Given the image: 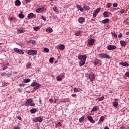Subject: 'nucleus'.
Segmentation results:
<instances>
[{
    "label": "nucleus",
    "instance_id": "35",
    "mask_svg": "<svg viewBox=\"0 0 129 129\" xmlns=\"http://www.w3.org/2000/svg\"><path fill=\"white\" fill-rule=\"evenodd\" d=\"M19 17L20 18V19H24V18H25V15H24V14H19Z\"/></svg>",
    "mask_w": 129,
    "mask_h": 129
},
{
    "label": "nucleus",
    "instance_id": "17",
    "mask_svg": "<svg viewBox=\"0 0 129 129\" xmlns=\"http://www.w3.org/2000/svg\"><path fill=\"white\" fill-rule=\"evenodd\" d=\"M79 22L80 23V24H82L84 21H85V19L83 17L80 18L78 20Z\"/></svg>",
    "mask_w": 129,
    "mask_h": 129
},
{
    "label": "nucleus",
    "instance_id": "37",
    "mask_svg": "<svg viewBox=\"0 0 129 129\" xmlns=\"http://www.w3.org/2000/svg\"><path fill=\"white\" fill-rule=\"evenodd\" d=\"M33 29L35 31H39V30H40V27H39L38 26H35V27H33Z\"/></svg>",
    "mask_w": 129,
    "mask_h": 129
},
{
    "label": "nucleus",
    "instance_id": "61",
    "mask_svg": "<svg viewBox=\"0 0 129 129\" xmlns=\"http://www.w3.org/2000/svg\"><path fill=\"white\" fill-rule=\"evenodd\" d=\"M104 129H109V127H108V126H105Z\"/></svg>",
    "mask_w": 129,
    "mask_h": 129
},
{
    "label": "nucleus",
    "instance_id": "15",
    "mask_svg": "<svg viewBox=\"0 0 129 129\" xmlns=\"http://www.w3.org/2000/svg\"><path fill=\"white\" fill-rule=\"evenodd\" d=\"M94 64H95V65H98V64L99 65H101V63H100V60L98 59H95Z\"/></svg>",
    "mask_w": 129,
    "mask_h": 129
},
{
    "label": "nucleus",
    "instance_id": "64",
    "mask_svg": "<svg viewBox=\"0 0 129 129\" xmlns=\"http://www.w3.org/2000/svg\"><path fill=\"white\" fill-rule=\"evenodd\" d=\"M114 101H118V99H115Z\"/></svg>",
    "mask_w": 129,
    "mask_h": 129
},
{
    "label": "nucleus",
    "instance_id": "20",
    "mask_svg": "<svg viewBox=\"0 0 129 129\" xmlns=\"http://www.w3.org/2000/svg\"><path fill=\"white\" fill-rule=\"evenodd\" d=\"M76 7L77 9H79L81 12H83V11H84V10L82 8V7H81L80 5H77Z\"/></svg>",
    "mask_w": 129,
    "mask_h": 129
},
{
    "label": "nucleus",
    "instance_id": "9",
    "mask_svg": "<svg viewBox=\"0 0 129 129\" xmlns=\"http://www.w3.org/2000/svg\"><path fill=\"white\" fill-rule=\"evenodd\" d=\"M14 52H16V53H18V54H24V51L22 49H20L18 48H14Z\"/></svg>",
    "mask_w": 129,
    "mask_h": 129
},
{
    "label": "nucleus",
    "instance_id": "44",
    "mask_svg": "<svg viewBox=\"0 0 129 129\" xmlns=\"http://www.w3.org/2000/svg\"><path fill=\"white\" fill-rule=\"evenodd\" d=\"M120 14H124V9H121V10L120 11Z\"/></svg>",
    "mask_w": 129,
    "mask_h": 129
},
{
    "label": "nucleus",
    "instance_id": "43",
    "mask_svg": "<svg viewBox=\"0 0 129 129\" xmlns=\"http://www.w3.org/2000/svg\"><path fill=\"white\" fill-rule=\"evenodd\" d=\"M38 111V110L36 108H33V113H36Z\"/></svg>",
    "mask_w": 129,
    "mask_h": 129
},
{
    "label": "nucleus",
    "instance_id": "29",
    "mask_svg": "<svg viewBox=\"0 0 129 129\" xmlns=\"http://www.w3.org/2000/svg\"><path fill=\"white\" fill-rule=\"evenodd\" d=\"M28 54L29 55H31V56H33V50L31 49L28 51Z\"/></svg>",
    "mask_w": 129,
    "mask_h": 129
},
{
    "label": "nucleus",
    "instance_id": "6",
    "mask_svg": "<svg viewBox=\"0 0 129 129\" xmlns=\"http://www.w3.org/2000/svg\"><path fill=\"white\" fill-rule=\"evenodd\" d=\"M100 8H99L94 11L93 13V18H96V16H97L98 13L100 12Z\"/></svg>",
    "mask_w": 129,
    "mask_h": 129
},
{
    "label": "nucleus",
    "instance_id": "32",
    "mask_svg": "<svg viewBox=\"0 0 129 129\" xmlns=\"http://www.w3.org/2000/svg\"><path fill=\"white\" fill-rule=\"evenodd\" d=\"M56 78L57 81H61L62 80V78L59 76H57Z\"/></svg>",
    "mask_w": 129,
    "mask_h": 129
},
{
    "label": "nucleus",
    "instance_id": "60",
    "mask_svg": "<svg viewBox=\"0 0 129 129\" xmlns=\"http://www.w3.org/2000/svg\"><path fill=\"white\" fill-rule=\"evenodd\" d=\"M30 112H31V113H33V109H31L30 110Z\"/></svg>",
    "mask_w": 129,
    "mask_h": 129
},
{
    "label": "nucleus",
    "instance_id": "54",
    "mask_svg": "<svg viewBox=\"0 0 129 129\" xmlns=\"http://www.w3.org/2000/svg\"><path fill=\"white\" fill-rule=\"evenodd\" d=\"M17 118L18 119H19V120H22V117H21V116H18Z\"/></svg>",
    "mask_w": 129,
    "mask_h": 129
},
{
    "label": "nucleus",
    "instance_id": "51",
    "mask_svg": "<svg viewBox=\"0 0 129 129\" xmlns=\"http://www.w3.org/2000/svg\"><path fill=\"white\" fill-rule=\"evenodd\" d=\"M69 100V99H68V98L64 99L63 102H66V101H68Z\"/></svg>",
    "mask_w": 129,
    "mask_h": 129
},
{
    "label": "nucleus",
    "instance_id": "39",
    "mask_svg": "<svg viewBox=\"0 0 129 129\" xmlns=\"http://www.w3.org/2000/svg\"><path fill=\"white\" fill-rule=\"evenodd\" d=\"M81 33V31H79L75 33V35L76 36H79V35H80Z\"/></svg>",
    "mask_w": 129,
    "mask_h": 129
},
{
    "label": "nucleus",
    "instance_id": "36",
    "mask_svg": "<svg viewBox=\"0 0 129 129\" xmlns=\"http://www.w3.org/2000/svg\"><path fill=\"white\" fill-rule=\"evenodd\" d=\"M112 36H113V37H114V38H115V39H116V38H117V34H116V33H112Z\"/></svg>",
    "mask_w": 129,
    "mask_h": 129
},
{
    "label": "nucleus",
    "instance_id": "56",
    "mask_svg": "<svg viewBox=\"0 0 129 129\" xmlns=\"http://www.w3.org/2000/svg\"><path fill=\"white\" fill-rule=\"evenodd\" d=\"M53 99H49V102L50 103H53Z\"/></svg>",
    "mask_w": 129,
    "mask_h": 129
},
{
    "label": "nucleus",
    "instance_id": "40",
    "mask_svg": "<svg viewBox=\"0 0 129 129\" xmlns=\"http://www.w3.org/2000/svg\"><path fill=\"white\" fill-rule=\"evenodd\" d=\"M111 6H112V4H111V3H109L107 4V7L108 9H109V8L111 7Z\"/></svg>",
    "mask_w": 129,
    "mask_h": 129
},
{
    "label": "nucleus",
    "instance_id": "23",
    "mask_svg": "<svg viewBox=\"0 0 129 129\" xmlns=\"http://www.w3.org/2000/svg\"><path fill=\"white\" fill-rule=\"evenodd\" d=\"M80 90H81L80 88H75L74 89V92H75V93L80 92Z\"/></svg>",
    "mask_w": 129,
    "mask_h": 129
},
{
    "label": "nucleus",
    "instance_id": "2",
    "mask_svg": "<svg viewBox=\"0 0 129 129\" xmlns=\"http://www.w3.org/2000/svg\"><path fill=\"white\" fill-rule=\"evenodd\" d=\"M86 77H88L89 79L91 81V82H92V81H94L95 80V76L94 74H89L86 73L85 74Z\"/></svg>",
    "mask_w": 129,
    "mask_h": 129
},
{
    "label": "nucleus",
    "instance_id": "28",
    "mask_svg": "<svg viewBox=\"0 0 129 129\" xmlns=\"http://www.w3.org/2000/svg\"><path fill=\"white\" fill-rule=\"evenodd\" d=\"M113 106H114V107H117V106L118 105V103L117 102H113Z\"/></svg>",
    "mask_w": 129,
    "mask_h": 129
},
{
    "label": "nucleus",
    "instance_id": "41",
    "mask_svg": "<svg viewBox=\"0 0 129 129\" xmlns=\"http://www.w3.org/2000/svg\"><path fill=\"white\" fill-rule=\"evenodd\" d=\"M44 52H46V53H48L49 52V50L48 49V48L45 47L44 48Z\"/></svg>",
    "mask_w": 129,
    "mask_h": 129
},
{
    "label": "nucleus",
    "instance_id": "38",
    "mask_svg": "<svg viewBox=\"0 0 129 129\" xmlns=\"http://www.w3.org/2000/svg\"><path fill=\"white\" fill-rule=\"evenodd\" d=\"M103 99H104V96L101 97L100 98H99L98 100L99 101H102Z\"/></svg>",
    "mask_w": 129,
    "mask_h": 129
},
{
    "label": "nucleus",
    "instance_id": "57",
    "mask_svg": "<svg viewBox=\"0 0 129 129\" xmlns=\"http://www.w3.org/2000/svg\"><path fill=\"white\" fill-rule=\"evenodd\" d=\"M31 66V64L29 63L26 66L27 68H29Z\"/></svg>",
    "mask_w": 129,
    "mask_h": 129
},
{
    "label": "nucleus",
    "instance_id": "24",
    "mask_svg": "<svg viewBox=\"0 0 129 129\" xmlns=\"http://www.w3.org/2000/svg\"><path fill=\"white\" fill-rule=\"evenodd\" d=\"M83 9L85 11H89V10H90V7L89 6H84Z\"/></svg>",
    "mask_w": 129,
    "mask_h": 129
},
{
    "label": "nucleus",
    "instance_id": "58",
    "mask_svg": "<svg viewBox=\"0 0 129 129\" xmlns=\"http://www.w3.org/2000/svg\"><path fill=\"white\" fill-rule=\"evenodd\" d=\"M76 94H73L72 95V97H75V96H76Z\"/></svg>",
    "mask_w": 129,
    "mask_h": 129
},
{
    "label": "nucleus",
    "instance_id": "63",
    "mask_svg": "<svg viewBox=\"0 0 129 129\" xmlns=\"http://www.w3.org/2000/svg\"><path fill=\"white\" fill-rule=\"evenodd\" d=\"M14 129H20L19 127H16Z\"/></svg>",
    "mask_w": 129,
    "mask_h": 129
},
{
    "label": "nucleus",
    "instance_id": "21",
    "mask_svg": "<svg viewBox=\"0 0 129 129\" xmlns=\"http://www.w3.org/2000/svg\"><path fill=\"white\" fill-rule=\"evenodd\" d=\"M46 32L47 33H52V32H53V29H52V28H47L46 29Z\"/></svg>",
    "mask_w": 129,
    "mask_h": 129
},
{
    "label": "nucleus",
    "instance_id": "45",
    "mask_svg": "<svg viewBox=\"0 0 129 129\" xmlns=\"http://www.w3.org/2000/svg\"><path fill=\"white\" fill-rule=\"evenodd\" d=\"M6 69H8V66L5 64L4 67H3V71L6 70Z\"/></svg>",
    "mask_w": 129,
    "mask_h": 129
},
{
    "label": "nucleus",
    "instance_id": "62",
    "mask_svg": "<svg viewBox=\"0 0 129 129\" xmlns=\"http://www.w3.org/2000/svg\"><path fill=\"white\" fill-rule=\"evenodd\" d=\"M20 86H24V84H20Z\"/></svg>",
    "mask_w": 129,
    "mask_h": 129
},
{
    "label": "nucleus",
    "instance_id": "16",
    "mask_svg": "<svg viewBox=\"0 0 129 129\" xmlns=\"http://www.w3.org/2000/svg\"><path fill=\"white\" fill-rule=\"evenodd\" d=\"M102 24H107V23H109V19L106 18L104 20L102 21Z\"/></svg>",
    "mask_w": 129,
    "mask_h": 129
},
{
    "label": "nucleus",
    "instance_id": "14",
    "mask_svg": "<svg viewBox=\"0 0 129 129\" xmlns=\"http://www.w3.org/2000/svg\"><path fill=\"white\" fill-rule=\"evenodd\" d=\"M120 44L122 47H125L126 46V42L124 40L120 41Z\"/></svg>",
    "mask_w": 129,
    "mask_h": 129
},
{
    "label": "nucleus",
    "instance_id": "3",
    "mask_svg": "<svg viewBox=\"0 0 129 129\" xmlns=\"http://www.w3.org/2000/svg\"><path fill=\"white\" fill-rule=\"evenodd\" d=\"M98 56L101 58V59H103V58H106V59H110V56L107 55L106 53H100L98 55Z\"/></svg>",
    "mask_w": 129,
    "mask_h": 129
},
{
    "label": "nucleus",
    "instance_id": "13",
    "mask_svg": "<svg viewBox=\"0 0 129 129\" xmlns=\"http://www.w3.org/2000/svg\"><path fill=\"white\" fill-rule=\"evenodd\" d=\"M120 65H121L122 66H124L125 67H127V66H129L128 63L126 62H121L119 63Z\"/></svg>",
    "mask_w": 129,
    "mask_h": 129
},
{
    "label": "nucleus",
    "instance_id": "46",
    "mask_svg": "<svg viewBox=\"0 0 129 129\" xmlns=\"http://www.w3.org/2000/svg\"><path fill=\"white\" fill-rule=\"evenodd\" d=\"M113 7L114 8H117V4L116 3H114L113 5Z\"/></svg>",
    "mask_w": 129,
    "mask_h": 129
},
{
    "label": "nucleus",
    "instance_id": "25",
    "mask_svg": "<svg viewBox=\"0 0 129 129\" xmlns=\"http://www.w3.org/2000/svg\"><path fill=\"white\" fill-rule=\"evenodd\" d=\"M97 109H98V107L97 106H94L92 108V111H93V112L97 111Z\"/></svg>",
    "mask_w": 129,
    "mask_h": 129
},
{
    "label": "nucleus",
    "instance_id": "22",
    "mask_svg": "<svg viewBox=\"0 0 129 129\" xmlns=\"http://www.w3.org/2000/svg\"><path fill=\"white\" fill-rule=\"evenodd\" d=\"M18 32L19 33V34H21L22 33H24L25 30H24V29H23V28L19 29L18 30Z\"/></svg>",
    "mask_w": 129,
    "mask_h": 129
},
{
    "label": "nucleus",
    "instance_id": "30",
    "mask_svg": "<svg viewBox=\"0 0 129 129\" xmlns=\"http://www.w3.org/2000/svg\"><path fill=\"white\" fill-rule=\"evenodd\" d=\"M30 81H31V80L29 79H25L23 80V82L24 83H28L30 82Z\"/></svg>",
    "mask_w": 129,
    "mask_h": 129
},
{
    "label": "nucleus",
    "instance_id": "27",
    "mask_svg": "<svg viewBox=\"0 0 129 129\" xmlns=\"http://www.w3.org/2000/svg\"><path fill=\"white\" fill-rule=\"evenodd\" d=\"M85 117V116H83L82 117H81L80 119H79V121L80 122H82L84 120V118Z\"/></svg>",
    "mask_w": 129,
    "mask_h": 129
},
{
    "label": "nucleus",
    "instance_id": "11",
    "mask_svg": "<svg viewBox=\"0 0 129 129\" xmlns=\"http://www.w3.org/2000/svg\"><path fill=\"white\" fill-rule=\"evenodd\" d=\"M88 120H89L90 122L92 123H95V121L92 118V117L91 116H89L87 117Z\"/></svg>",
    "mask_w": 129,
    "mask_h": 129
},
{
    "label": "nucleus",
    "instance_id": "42",
    "mask_svg": "<svg viewBox=\"0 0 129 129\" xmlns=\"http://www.w3.org/2000/svg\"><path fill=\"white\" fill-rule=\"evenodd\" d=\"M53 61H54V58L50 57L49 58V62H50V63H52L53 62Z\"/></svg>",
    "mask_w": 129,
    "mask_h": 129
},
{
    "label": "nucleus",
    "instance_id": "12",
    "mask_svg": "<svg viewBox=\"0 0 129 129\" xmlns=\"http://www.w3.org/2000/svg\"><path fill=\"white\" fill-rule=\"evenodd\" d=\"M44 9L45 8H44V7L41 8H38L36 9V13H43Z\"/></svg>",
    "mask_w": 129,
    "mask_h": 129
},
{
    "label": "nucleus",
    "instance_id": "50",
    "mask_svg": "<svg viewBox=\"0 0 129 129\" xmlns=\"http://www.w3.org/2000/svg\"><path fill=\"white\" fill-rule=\"evenodd\" d=\"M57 125H58V126H61L62 125V124L61 123V122H58L57 124Z\"/></svg>",
    "mask_w": 129,
    "mask_h": 129
},
{
    "label": "nucleus",
    "instance_id": "7",
    "mask_svg": "<svg viewBox=\"0 0 129 129\" xmlns=\"http://www.w3.org/2000/svg\"><path fill=\"white\" fill-rule=\"evenodd\" d=\"M34 122H42L43 121V118L41 117H37L33 119Z\"/></svg>",
    "mask_w": 129,
    "mask_h": 129
},
{
    "label": "nucleus",
    "instance_id": "47",
    "mask_svg": "<svg viewBox=\"0 0 129 129\" xmlns=\"http://www.w3.org/2000/svg\"><path fill=\"white\" fill-rule=\"evenodd\" d=\"M121 37H122V33H120L119 35H118V37L119 38V39H120Z\"/></svg>",
    "mask_w": 129,
    "mask_h": 129
},
{
    "label": "nucleus",
    "instance_id": "48",
    "mask_svg": "<svg viewBox=\"0 0 129 129\" xmlns=\"http://www.w3.org/2000/svg\"><path fill=\"white\" fill-rule=\"evenodd\" d=\"M37 54V50H33V55H36Z\"/></svg>",
    "mask_w": 129,
    "mask_h": 129
},
{
    "label": "nucleus",
    "instance_id": "53",
    "mask_svg": "<svg viewBox=\"0 0 129 129\" xmlns=\"http://www.w3.org/2000/svg\"><path fill=\"white\" fill-rule=\"evenodd\" d=\"M2 76H6L7 75V74L6 73H3L1 74Z\"/></svg>",
    "mask_w": 129,
    "mask_h": 129
},
{
    "label": "nucleus",
    "instance_id": "49",
    "mask_svg": "<svg viewBox=\"0 0 129 129\" xmlns=\"http://www.w3.org/2000/svg\"><path fill=\"white\" fill-rule=\"evenodd\" d=\"M41 18L42 20H43V21H44V22H45V21H46V18H45V17H44V16H41Z\"/></svg>",
    "mask_w": 129,
    "mask_h": 129
},
{
    "label": "nucleus",
    "instance_id": "4",
    "mask_svg": "<svg viewBox=\"0 0 129 129\" xmlns=\"http://www.w3.org/2000/svg\"><path fill=\"white\" fill-rule=\"evenodd\" d=\"M33 86L34 90H37V89H39V88L41 87V84L37 83L36 82H34L33 83Z\"/></svg>",
    "mask_w": 129,
    "mask_h": 129
},
{
    "label": "nucleus",
    "instance_id": "34",
    "mask_svg": "<svg viewBox=\"0 0 129 129\" xmlns=\"http://www.w3.org/2000/svg\"><path fill=\"white\" fill-rule=\"evenodd\" d=\"M53 11L55 13H59V10H58V9H57V7H53Z\"/></svg>",
    "mask_w": 129,
    "mask_h": 129
},
{
    "label": "nucleus",
    "instance_id": "31",
    "mask_svg": "<svg viewBox=\"0 0 129 129\" xmlns=\"http://www.w3.org/2000/svg\"><path fill=\"white\" fill-rule=\"evenodd\" d=\"M33 18V13H30L28 15V19H32Z\"/></svg>",
    "mask_w": 129,
    "mask_h": 129
},
{
    "label": "nucleus",
    "instance_id": "8",
    "mask_svg": "<svg viewBox=\"0 0 129 129\" xmlns=\"http://www.w3.org/2000/svg\"><path fill=\"white\" fill-rule=\"evenodd\" d=\"M25 105L27 106H29V105H30V106H33V100H32L31 99H28L26 102Z\"/></svg>",
    "mask_w": 129,
    "mask_h": 129
},
{
    "label": "nucleus",
    "instance_id": "10",
    "mask_svg": "<svg viewBox=\"0 0 129 129\" xmlns=\"http://www.w3.org/2000/svg\"><path fill=\"white\" fill-rule=\"evenodd\" d=\"M94 44V39L90 38L88 40V45L89 46H92Z\"/></svg>",
    "mask_w": 129,
    "mask_h": 129
},
{
    "label": "nucleus",
    "instance_id": "19",
    "mask_svg": "<svg viewBox=\"0 0 129 129\" xmlns=\"http://www.w3.org/2000/svg\"><path fill=\"white\" fill-rule=\"evenodd\" d=\"M20 5H21V1L20 0H16L15 1V6L18 7Z\"/></svg>",
    "mask_w": 129,
    "mask_h": 129
},
{
    "label": "nucleus",
    "instance_id": "52",
    "mask_svg": "<svg viewBox=\"0 0 129 129\" xmlns=\"http://www.w3.org/2000/svg\"><path fill=\"white\" fill-rule=\"evenodd\" d=\"M125 76L126 77H129V72H126Z\"/></svg>",
    "mask_w": 129,
    "mask_h": 129
},
{
    "label": "nucleus",
    "instance_id": "33",
    "mask_svg": "<svg viewBox=\"0 0 129 129\" xmlns=\"http://www.w3.org/2000/svg\"><path fill=\"white\" fill-rule=\"evenodd\" d=\"M104 119H105V117H104L103 116H102L99 119V121H104Z\"/></svg>",
    "mask_w": 129,
    "mask_h": 129
},
{
    "label": "nucleus",
    "instance_id": "1",
    "mask_svg": "<svg viewBox=\"0 0 129 129\" xmlns=\"http://www.w3.org/2000/svg\"><path fill=\"white\" fill-rule=\"evenodd\" d=\"M87 58V56L86 55H81L78 56L79 60H80V66H83L86 62V59Z\"/></svg>",
    "mask_w": 129,
    "mask_h": 129
},
{
    "label": "nucleus",
    "instance_id": "26",
    "mask_svg": "<svg viewBox=\"0 0 129 129\" xmlns=\"http://www.w3.org/2000/svg\"><path fill=\"white\" fill-rule=\"evenodd\" d=\"M103 16L104 18H108V13H107V12H105L103 13Z\"/></svg>",
    "mask_w": 129,
    "mask_h": 129
},
{
    "label": "nucleus",
    "instance_id": "55",
    "mask_svg": "<svg viewBox=\"0 0 129 129\" xmlns=\"http://www.w3.org/2000/svg\"><path fill=\"white\" fill-rule=\"evenodd\" d=\"M61 78H62V80H63V78L65 77V76L64 75H60Z\"/></svg>",
    "mask_w": 129,
    "mask_h": 129
},
{
    "label": "nucleus",
    "instance_id": "5",
    "mask_svg": "<svg viewBox=\"0 0 129 129\" xmlns=\"http://www.w3.org/2000/svg\"><path fill=\"white\" fill-rule=\"evenodd\" d=\"M107 49L109 51H111L112 50H115L116 49V46L114 45H109L107 46Z\"/></svg>",
    "mask_w": 129,
    "mask_h": 129
},
{
    "label": "nucleus",
    "instance_id": "18",
    "mask_svg": "<svg viewBox=\"0 0 129 129\" xmlns=\"http://www.w3.org/2000/svg\"><path fill=\"white\" fill-rule=\"evenodd\" d=\"M58 48L60 49V50H63L65 49V45H64V44H60V46H58Z\"/></svg>",
    "mask_w": 129,
    "mask_h": 129
},
{
    "label": "nucleus",
    "instance_id": "59",
    "mask_svg": "<svg viewBox=\"0 0 129 129\" xmlns=\"http://www.w3.org/2000/svg\"><path fill=\"white\" fill-rule=\"evenodd\" d=\"M25 2L26 4H28V3H30V0H25Z\"/></svg>",
    "mask_w": 129,
    "mask_h": 129
}]
</instances>
